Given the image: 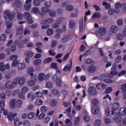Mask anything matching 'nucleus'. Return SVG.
Returning a JSON list of instances; mask_svg holds the SVG:
<instances>
[{"mask_svg": "<svg viewBox=\"0 0 126 126\" xmlns=\"http://www.w3.org/2000/svg\"><path fill=\"white\" fill-rule=\"evenodd\" d=\"M118 30V27L115 25L112 26L110 28V32L113 33H116L117 32Z\"/></svg>", "mask_w": 126, "mask_h": 126, "instance_id": "obj_13", "label": "nucleus"}, {"mask_svg": "<svg viewBox=\"0 0 126 126\" xmlns=\"http://www.w3.org/2000/svg\"><path fill=\"white\" fill-rule=\"evenodd\" d=\"M31 79V80L28 81L27 84L29 86H32L35 84L36 79L35 77L33 76L32 77Z\"/></svg>", "mask_w": 126, "mask_h": 126, "instance_id": "obj_6", "label": "nucleus"}, {"mask_svg": "<svg viewBox=\"0 0 126 126\" xmlns=\"http://www.w3.org/2000/svg\"><path fill=\"white\" fill-rule=\"evenodd\" d=\"M66 21V19L64 17H62L58 18L56 20V21H58L60 24L64 23Z\"/></svg>", "mask_w": 126, "mask_h": 126, "instance_id": "obj_21", "label": "nucleus"}, {"mask_svg": "<svg viewBox=\"0 0 126 126\" xmlns=\"http://www.w3.org/2000/svg\"><path fill=\"white\" fill-rule=\"evenodd\" d=\"M121 89L122 90V92L123 93L126 92V83L122 85L121 86Z\"/></svg>", "mask_w": 126, "mask_h": 126, "instance_id": "obj_51", "label": "nucleus"}, {"mask_svg": "<svg viewBox=\"0 0 126 126\" xmlns=\"http://www.w3.org/2000/svg\"><path fill=\"white\" fill-rule=\"evenodd\" d=\"M113 120L114 122L117 123H119L122 122V118L121 116L117 115L113 117Z\"/></svg>", "mask_w": 126, "mask_h": 126, "instance_id": "obj_4", "label": "nucleus"}, {"mask_svg": "<svg viewBox=\"0 0 126 126\" xmlns=\"http://www.w3.org/2000/svg\"><path fill=\"white\" fill-rule=\"evenodd\" d=\"M29 90V88L27 87H24L21 89V92L25 94L28 92Z\"/></svg>", "mask_w": 126, "mask_h": 126, "instance_id": "obj_35", "label": "nucleus"}, {"mask_svg": "<svg viewBox=\"0 0 126 126\" xmlns=\"http://www.w3.org/2000/svg\"><path fill=\"white\" fill-rule=\"evenodd\" d=\"M92 111L93 114H96L98 112L99 109L97 107H92Z\"/></svg>", "mask_w": 126, "mask_h": 126, "instance_id": "obj_25", "label": "nucleus"}, {"mask_svg": "<svg viewBox=\"0 0 126 126\" xmlns=\"http://www.w3.org/2000/svg\"><path fill=\"white\" fill-rule=\"evenodd\" d=\"M25 78L24 77H18L13 80L14 84L17 85L18 84L20 85H23L25 83Z\"/></svg>", "mask_w": 126, "mask_h": 126, "instance_id": "obj_1", "label": "nucleus"}, {"mask_svg": "<svg viewBox=\"0 0 126 126\" xmlns=\"http://www.w3.org/2000/svg\"><path fill=\"white\" fill-rule=\"evenodd\" d=\"M108 77H109V76L108 74H102L99 77V79L100 80H102L105 78Z\"/></svg>", "mask_w": 126, "mask_h": 126, "instance_id": "obj_30", "label": "nucleus"}, {"mask_svg": "<svg viewBox=\"0 0 126 126\" xmlns=\"http://www.w3.org/2000/svg\"><path fill=\"white\" fill-rule=\"evenodd\" d=\"M45 78V75L43 73H40L38 76V79L40 81H42L44 80Z\"/></svg>", "mask_w": 126, "mask_h": 126, "instance_id": "obj_24", "label": "nucleus"}, {"mask_svg": "<svg viewBox=\"0 0 126 126\" xmlns=\"http://www.w3.org/2000/svg\"><path fill=\"white\" fill-rule=\"evenodd\" d=\"M56 23H54L52 25V27L54 29L57 28L59 27L60 23L58 21H56Z\"/></svg>", "mask_w": 126, "mask_h": 126, "instance_id": "obj_34", "label": "nucleus"}, {"mask_svg": "<svg viewBox=\"0 0 126 126\" xmlns=\"http://www.w3.org/2000/svg\"><path fill=\"white\" fill-rule=\"evenodd\" d=\"M96 88L99 89H103L106 88V85L104 83H100L97 84L96 86Z\"/></svg>", "mask_w": 126, "mask_h": 126, "instance_id": "obj_10", "label": "nucleus"}, {"mask_svg": "<svg viewBox=\"0 0 126 126\" xmlns=\"http://www.w3.org/2000/svg\"><path fill=\"white\" fill-rule=\"evenodd\" d=\"M89 93L92 95H94L96 93V89L95 88L91 87L88 89Z\"/></svg>", "mask_w": 126, "mask_h": 126, "instance_id": "obj_12", "label": "nucleus"}, {"mask_svg": "<svg viewBox=\"0 0 126 126\" xmlns=\"http://www.w3.org/2000/svg\"><path fill=\"white\" fill-rule=\"evenodd\" d=\"M119 107V104L117 102L113 103L111 106V108L112 110H115L117 109Z\"/></svg>", "mask_w": 126, "mask_h": 126, "instance_id": "obj_19", "label": "nucleus"}, {"mask_svg": "<svg viewBox=\"0 0 126 126\" xmlns=\"http://www.w3.org/2000/svg\"><path fill=\"white\" fill-rule=\"evenodd\" d=\"M33 4L35 6H38L40 5V2L39 0H34L33 2Z\"/></svg>", "mask_w": 126, "mask_h": 126, "instance_id": "obj_53", "label": "nucleus"}, {"mask_svg": "<svg viewBox=\"0 0 126 126\" xmlns=\"http://www.w3.org/2000/svg\"><path fill=\"white\" fill-rule=\"evenodd\" d=\"M14 84L12 81L10 80H8L6 81L5 84L4 85L5 87L7 88L11 89H13L14 87L13 85Z\"/></svg>", "mask_w": 126, "mask_h": 126, "instance_id": "obj_3", "label": "nucleus"}, {"mask_svg": "<svg viewBox=\"0 0 126 126\" xmlns=\"http://www.w3.org/2000/svg\"><path fill=\"white\" fill-rule=\"evenodd\" d=\"M11 14L9 11L8 10L5 11L4 12V17L5 19L8 18L9 16Z\"/></svg>", "mask_w": 126, "mask_h": 126, "instance_id": "obj_31", "label": "nucleus"}, {"mask_svg": "<svg viewBox=\"0 0 126 126\" xmlns=\"http://www.w3.org/2000/svg\"><path fill=\"white\" fill-rule=\"evenodd\" d=\"M115 12V10L112 9H110L108 11V13L110 15H113L114 14Z\"/></svg>", "mask_w": 126, "mask_h": 126, "instance_id": "obj_63", "label": "nucleus"}, {"mask_svg": "<svg viewBox=\"0 0 126 126\" xmlns=\"http://www.w3.org/2000/svg\"><path fill=\"white\" fill-rule=\"evenodd\" d=\"M25 66V64L24 62L19 63L18 64V68L19 71H21L23 70Z\"/></svg>", "mask_w": 126, "mask_h": 126, "instance_id": "obj_15", "label": "nucleus"}, {"mask_svg": "<svg viewBox=\"0 0 126 126\" xmlns=\"http://www.w3.org/2000/svg\"><path fill=\"white\" fill-rule=\"evenodd\" d=\"M35 94V96L38 98L41 97L43 95L42 93L40 92H36Z\"/></svg>", "mask_w": 126, "mask_h": 126, "instance_id": "obj_58", "label": "nucleus"}, {"mask_svg": "<svg viewBox=\"0 0 126 126\" xmlns=\"http://www.w3.org/2000/svg\"><path fill=\"white\" fill-rule=\"evenodd\" d=\"M73 6L71 5H67L66 6V9L68 11H71L73 10Z\"/></svg>", "mask_w": 126, "mask_h": 126, "instance_id": "obj_40", "label": "nucleus"}, {"mask_svg": "<svg viewBox=\"0 0 126 126\" xmlns=\"http://www.w3.org/2000/svg\"><path fill=\"white\" fill-rule=\"evenodd\" d=\"M31 12L33 13L38 14L39 12V9L36 7H34L32 8Z\"/></svg>", "mask_w": 126, "mask_h": 126, "instance_id": "obj_29", "label": "nucleus"}, {"mask_svg": "<svg viewBox=\"0 0 126 126\" xmlns=\"http://www.w3.org/2000/svg\"><path fill=\"white\" fill-rule=\"evenodd\" d=\"M80 118L79 117H77L74 121V125L75 126H77L79 122Z\"/></svg>", "mask_w": 126, "mask_h": 126, "instance_id": "obj_43", "label": "nucleus"}, {"mask_svg": "<svg viewBox=\"0 0 126 126\" xmlns=\"http://www.w3.org/2000/svg\"><path fill=\"white\" fill-rule=\"evenodd\" d=\"M42 12L44 13H47L50 11V9L45 7H43L41 8Z\"/></svg>", "mask_w": 126, "mask_h": 126, "instance_id": "obj_38", "label": "nucleus"}, {"mask_svg": "<svg viewBox=\"0 0 126 126\" xmlns=\"http://www.w3.org/2000/svg\"><path fill=\"white\" fill-rule=\"evenodd\" d=\"M34 115V114L33 112H30L28 114V117L29 119H32V118Z\"/></svg>", "mask_w": 126, "mask_h": 126, "instance_id": "obj_62", "label": "nucleus"}, {"mask_svg": "<svg viewBox=\"0 0 126 126\" xmlns=\"http://www.w3.org/2000/svg\"><path fill=\"white\" fill-rule=\"evenodd\" d=\"M52 92L55 95H57L59 93L57 89L54 88L51 90Z\"/></svg>", "mask_w": 126, "mask_h": 126, "instance_id": "obj_52", "label": "nucleus"}, {"mask_svg": "<svg viewBox=\"0 0 126 126\" xmlns=\"http://www.w3.org/2000/svg\"><path fill=\"white\" fill-rule=\"evenodd\" d=\"M43 103V101L40 99H37L35 101V104L37 105H41Z\"/></svg>", "mask_w": 126, "mask_h": 126, "instance_id": "obj_37", "label": "nucleus"}, {"mask_svg": "<svg viewBox=\"0 0 126 126\" xmlns=\"http://www.w3.org/2000/svg\"><path fill=\"white\" fill-rule=\"evenodd\" d=\"M18 61L17 60H14L11 63V66L12 67H16L18 64Z\"/></svg>", "mask_w": 126, "mask_h": 126, "instance_id": "obj_44", "label": "nucleus"}, {"mask_svg": "<svg viewBox=\"0 0 126 126\" xmlns=\"http://www.w3.org/2000/svg\"><path fill=\"white\" fill-rule=\"evenodd\" d=\"M14 124L15 126H19L22 125V123L18 118H16L14 120Z\"/></svg>", "mask_w": 126, "mask_h": 126, "instance_id": "obj_16", "label": "nucleus"}, {"mask_svg": "<svg viewBox=\"0 0 126 126\" xmlns=\"http://www.w3.org/2000/svg\"><path fill=\"white\" fill-rule=\"evenodd\" d=\"M7 117L9 120L11 121H12L14 118L13 114L11 112L9 113L8 114Z\"/></svg>", "mask_w": 126, "mask_h": 126, "instance_id": "obj_26", "label": "nucleus"}, {"mask_svg": "<svg viewBox=\"0 0 126 126\" xmlns=\"http://www.w3.org/2000/svg\"><path fill=\"white\" fill-rule=\"evenodd\" d=\"M34 71L33 68L31 66L29 67L28 69L27 72L28 73L31 75L32 77L33 76V72Z\"/></svg>", "mask_w": 126, "mask_h": 126, "instance_id": "obj_22", "label": "nucleus"}, {"mask_svg": "<svg viewBox=\"0 0 126 126\" xmlns=\"http://www.w3.org/2000/svg\"><path fill=\"white\" fill-rule=\"evenodd\" d=\"M5 69V66L3 62L0 63V70L2 71H4Z\"/></svg>", "mask_w": 126, "mask_h": 126, "instance_id": "obj_32", "label": "nucleus"}, {"mask_svg": "<svg viewBox=\"0 0 126 126\" xmlns=\"http://www.w3.org/2000/svg\"><path fill=\"white\" fill-rule=\"evenodd\" d=\"M92 104L94 106H97L99 103V101L96 99H93L92 101Z\"/></svg>", "mask_w": 126, "mask_h": 126, "instance_id": "obj_60", "label": "nucleus"}, {"mask_svg": "<svg viewBox=\"0 0 126 126\" xmlns=\"http://www.w3.org/2000/svg\"><path fill=\"white\" fill-rule=\"evenodd\" d=\"M22 4L20 1L19 0H17L15 2V5L17 7H20L22 6Z\"/></svg>", "mask_w": 126, "mask_h": 126, "instance_id": "obj_49", "label": "nucleus"}, {"mask_svg": "<svg viewBox=\"0 0 126 126\" xmlns=\"http://www.w3.org/2000/svg\"><path fill=\"white\" fill-rule=\"evenodd\" d=\"M101 124V121L100 120L98 119L95 120L94 124L95 126H99Z\"/></svg>", "mask_w": 126, "mask_h": 126, "instance_id": "obj_50", "label": "nucleus"}, {"mask_svg": "<svg viewBox=\"0 0 126 126\" xmlns=\"http://www.w3.org/2000/svg\"><path fill=\"white\" fill-rule=\"evenodd\" d=\"M11 73L10 72H7L5 74V78L6 79H9L11 77Z\"/></svg>", "mask_w": 126, "mask_h": 126, "instance_id": "obj_42", "label": "nucleus"}, {"mask_svg": "<svg viewBox=\"0 0 126 126\" xmlns=\"http://www.w3.org/2000/svg\"><path fill=\"white\" fill-rule=\"evenodd\" d=\"M52 79L53 80H55V82L57 86L60 87L62 86V81L61 79L56 75L53 76L52 77Z\"/></svg>", "mask_w": 126, "mask_h": 126, "instance_id": "obj_2", "label": "nucleus"}, {"mask_svg": "<svg viewBox=\"0 0 126 126\" xmlns=\"http://www.w3.org/2000/svg\"><path fill=\"white\" fill-rule=\"evenodd\" d=\"M118 74L119 73L115 71H111L110 74H108L109 78H113V76L116 75H118Z\"/></svg>", "mask_w": 126, "mask_h": 126, "instance_id": "obj_20", "label": "nucleus"}, {"mask_svg": "<svg viewBox=\"0 0 126 126\" xmlns=\"http://www.w3.org/2000/svg\"><path fill=\"white\" fill-rule=\"evenodd\" d=\"M52 61V59L51 57H48L46 59L43 61L44 64H46L51 62Z\"/></svg>", "mask_w": 126, "mask_h": 126, "instance_id": "obj_36", "label": "nucleus"}, {"mask_svg": "<svg viewBox=\"0 0 126 126\" xmlns=\"http://www.w3.org/2000/svg\"><path fill=\"white\" fill-rule=\"evenodd\" d=\"M106 30L105 28L104 27H99L97 31V33L101 35H104L106 33Z\"/></svg>", "mask_w": 126, "mask_h": 126, "instance_id": "obj_5", "label": "nucleus"}, {"mask_svg": "<svg viewBox=\"0 0 126 126\" xmlns=\"http://www.w3.org/2000/svg\"><path fill=\"white\" fill-rule=\"evenodd\" d=\"M102 5L105 6V7L107 9H109L110 7V4L107 3L106 2H103Z\"/></svg>", "mask_w": 126, "mask_h": 126, "instance_id": "obj_54", "label": "nucleus"}, {"mask_svg": "<svg viewBox=\"0 0 126 126\" xmlns=\"http://www.w3.org/2000/svg\"><path fill=\"white\" fill-rule=\"evenodd\" d=\"M79 29V31L80 32H82V31L83 29V20L80 21Z\"/></svg>", "mask_w": 126, "mask_h": 126, "instance_id": "obj_39", "label": "nucleus"}, {"mask_svg": "<svg viewBox=\"0 0 126 126\" xmlns=\"http://www.w3.org/2000/svg\"><path fill=\"white\" fill-rule=\"evenodd\" d=\"M117 25L119 26L122 25L123 24V20L121 19H118L117 22Z\"/></svg>", "mask_w": 126, "mask_h": 126, "instance_id": "obj_55", "label": "nucleus"}, {"mask_svg": "<svg viewBox=\"0 0 126 126\" xmlns=\"http://www.w3.org/2000/svg\"><path fill=\"white\" fill-rule=\"evenodd\" d=\"M33 53L31 51H27L25 53V55L28 57H31L33 56Z\"/></svg>", "mask_w": 126, "mask_h": 126, "instance_id": "obj_27", "label": "nucleus"}, {"mask_svg": "<svg viewBox=\"0 0 126 126\" xmlns=\"http://www.w3.org/2000/svg\"><path fill=\"white\" fill-rule=\"evenodd\" d=\"M18 58V56L16 55H12L9 58L10 60H16Z\"/></svg>", "mask_w": 126, "mask_h": 126, "instance_id": "obj_45", "label": "nucleus"}, {"mask_svg": "<svg viewBox=\"0 0 126 126\" xmlns=\"http://www.w3.org/2000/svg\"><path fill=\"white\" fill-rule=\"evenodd\" d=\"M23 124L24 126H29L31 125L30 123L27 120L24 121L23 122Z\"/></svg>", "mask_w": 126, "mask_h": 126, "instance_id": "obj_61", "label": "nucleus"}, {"mask_svg": "<svg viewBox=\"0 0 126 126\" xmlns=\"http://www.w3.org/2000/svg\"><path fill=\"white\" fill-rule=\"evenodd\" d=\"M53 30L51 29H48L47 31V33L49 35H52L53 34Z\"/></svg>", "mask_w": 126, "mask_h": 126, "instance_id": "obj_59", "label": "nucleus"}, {"mask_svg": "<svg viewBox=\"0 0 126 126\" xmlns=\"http://www.w3.org/2000/svg\"><path fill=\"white\" fill-rule=\"evenodd\" d=\"M75 22L73 20H70L69 22V27L70 28H72L75 26Z\"/></svg>", "mask_w": 126, "mask_h": 126, "instance_id": "obj_46", "label": "nucleus"}, {"mask_svg": "<svg viewBox=\"0 0 126 126\" xmlns=\"http://www.w3.org/2000/svg\"><path fill=\"white\" fill-rule=\"evenodd\" d=\"M57 102L56 100L53 99L51 100L49 102L50 105L53 107H54L56 105Z\"/></svg>", "mask_w": 126, "mask_h": 126, "instance_id": "obj_28", "label": "nucleus"}, {"mask_svg": "<svg viewBox=\"0 0 126 126\" xmlns=\"http://www.w3.org/2000/svg\"><path fill=\"white\" fill-rule=\"evenodd\" d=\"M27 98L31 100H33L35 99V97L32 92H30L27 94Z\"/></svg>", "mask_w": 126, "mask_h": 126, "instance_id": "obj_17", "label": "nucleus"}, {"mask_svg": "<svg viewBox=\"0 0 126 126\" xmlns=\"http://www.w3.org/2000/svg\"><path fill=\"white\" fill-rule=\"evenodd\" d=\"M101 17L100 14L98 12L94 13L92 16V17L94 19L96 18H99Z\"/></svg>", "mask_w": 126, "mask_h": 126, "instance_id": "obj_33", "label": "nucleus"}, {"mask_svg": "<svg viewBox=\"0 0 126 126\" xmlns=\"http://www.w3.org/2000/svg\"><path fill=\"white\" fill-rule=\"evenodd\" d=\"M96 70L95 67L93 65H90L87 67V71L90 73H94Z\"/></svg>", "mask_w": 126, "mask_h": 126, "instance_id": "obj_11", "label": "nucleus"}, {"mask_svg": "<svg viewBox=\"0 0 126 126\" xmlns=\"http://www.w3.org/2000/svg\"><path fill=\"white\" fill-rule=\"evenodd\" d=\"M65 123L67 126H71L72 125V123L70 120L67 119L65 121Z\"/></svg>", "mask_w": 126, "mask_h": 126, "instance_id": "obj_47", "label": "nucleus"}, {"mask_svg": "<svg viewBox=\"0 0 126 126\" xmlns=\"http://www.w3.org/2000/svg\"><path fill=\"white\" fill-rule=\"evenodd\" d=\"M41 61L40 59H38L35 60L34 62V64L36 66L40 65L41 63Z\"/></svg>", "mask_w": 126, "mask_h": 126, "instance_id": "obj_41", "label": "nucleus"}, {"mask_svg": "<svg viewBox=\"0 0 126 126\" xmlns=\"http://www.w3.org/2000/svg\"><path fill=\"white\" fill-rule=\"evenodd\" d=\"M19 98L22 99H25V94L23 93L20 92L18 94Z\"/></svg>", "mask_w": 126, "mask_h": 126, "instance_id": "obj_48", "label": "nucleus"}, {"mask_svg": "<svg viewBox=\"0 0 126 126\" xmlns=\"http://www.w3.org/2000/svg\"><path fill=\"white\" fill-rule=\"evenodd\" d=\"M118 114L122 116H125L126 115V108H122L118 110Z\"/></svg>", "mask_w": 126, "mask_h": 126, "instance_id": "obj_7", "label": "nucleus"}, {"mask_svg": "<svg viewBox=\"0 0 126 126\" xmlns=\"http://www.w3.org/2000/svg\"><path fill=\"white\" fill-rule=\"evenodd\" d=\"M16 101L14 99H12L10 103V108L12 109H14L15 107V103Z\"/></svg>", "mask_w": 126, "mask_h": 126, "instance_id": "obj_18", "label": "nucleus"}, {"mask_svg": "<svg viewBox=\"0 0 126 126\" xmlns=\"http://www.w3.org/2000/svg\"><path fill=\"white\" fill-rule=\"evenodd\" d=\"M70 38V37L68 35H64L61 39V41L62 43H65L67 42Z\"/></svg>", "mask_w": 126, "mask_h": 126, "instance_id": "obj_9", "label": "nucleus"}, {"mask_svg": "<svg viewBox=\"0 0 126 126\" xmlns=\"http://www.w3.org/2000/svg\"><path fill=\"white\" fill-rule=\"evenodd\" d=\"M23 102L20 99H18L16 102V106L17 107L19 108L21 107L22 105Z\"/></svg>", "mask_w": 126, "mask_h": 126, "instance_id": "obj_23", "label": "nucleus"}, {"mask_svg": "<svg viewBox=\"0 0 126 126\" xmlns=\"http://www.w3.org/2000/svg\"><path fill=\"white\" fill-rule=\"evenodd\" d=\"M70 64H67L64 67L63 70V71L66 72L68 70L70 71L71 70L72 64V62L71 60H70Z\"/></svg>", "mask_w": 126, "mask_h": 126, "instance_id": "obj_8", "label": "nucleus"}, {"mask_svg": "<svg viewBox=\"0 0 126 126\" xmlns=\"http://www.w3.org/2000/svg\"><path fill=\"white\" fill-rule=\"evenodd\" d=\"M33 35L34 37H37L39 36V32L37 30H35L33 32Z\"/></svg>", "mask_w": 126, "mask_h": 126, "instance_id": "obj_57", "label": "nucleus"}, {"mask_svg": "<svg viewBox=\"0 0 126 126\" xmlns=\"http://www.w3.org/2000/svg\"><path fill=\"white\" fill-rule=\"evenodd\" d=\"M14 43L17 45L19 48H21L24 47L25 45L22 42H19V40H16L14 42Z\"/></svg>", "mask_w": 126, "mask_h": 126, "instance_id": "obj_14", "label": "nucleus"}, {"mask_svg": "<svg viewBox=\"0 0 126 126\" xmlns=\"http://www.w3.org/2000/svg\"><path fill=\"white\" fill-rule=\"evenodd\" d=\"M53 84L52 83L48 82L46 84V87L47 88H51L53 87Z\"/></svg>", "mask_w": 126, "mask_h": 126, "instance_id": "obj_64", "label": "nucleus"}, {"mask_svg": "<svg viewBox=\"0 0 126 126\" xmlns=\"http://www.w3.org/2000/svg\"><path fill=\"white\" fill-rule=\"evenodd\" d=\"M49 12V16L51 17H54L56 16V12L54 10L50 11Z\"/></svg>", "mask_w": 126, "mask_h": 126, "instance_id": "obj_56", "label": "nucleus"}]
</instances>
